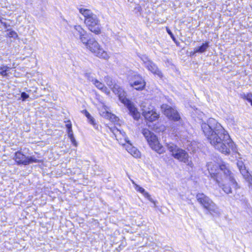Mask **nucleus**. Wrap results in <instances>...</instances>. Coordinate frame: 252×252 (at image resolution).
Returning a JSON list of instances; mask_svg holds the SVG:
<instances>
[{"label": "nucleus", "instance_id": "1", "mask_svg": "<svg viewBox=\"0 0 252 252\" xmlns=\"http://www.w3.org/2000/svg\"><path fill=\"white\" fill-rule=\"evenodd\" d=\"M202 130L212 145L221 153L227 154L233 149V143L221 125L214 119L201 125Z\"/></svg>", "mask_w": 252, "mask_h": 252}, {"label": "nucleus", "instance_id": "2", "mask_svg": "<svg viewBox=\"0 0 252 252\" xmlns=\"http://www.w3.org/2000/svg\"><path fill=\"white\" fill-rule=\"evenodd\" d=\"M74 28L79 35L80 41L88 51L100 59L108 60L110 58L108 51L94 38H90L87 32L81 26L76 25Z\"/></svg>", "mask_w": 252, "mask_h": 252}, {"label": "nucleus", "instance_id": "3", "mask_svg": "<svg viewBox=\"0 0 252 252\" xmlns=\"http://www.w3.org/2000/svg\"><path fill=\"white\" fill-rule=\"evenodd\" d=\"M208 170L219 186H224L233 182L232 173L225 164H219L215 161L209 162L207 164Z\"/></svg>", "mask_w": 252, "mask_h": 252}, {"label": "nucleus", "instance_id": "4", "mask_svg": "<svg viewBox=\"0 0 252 252\" xmlns=\"http://www.w3.org/2000/svg\"><path fill=\"white\" fill-rule=\"evenodd\" d=\"M107 85L114 94L118 95L120 101L128 109L129 114L134 119L138 120L140 117V113L134 103L126 97V92L119 85L114 84L111 80L108 82Z\"/></svg>", "mask_w": 252, "mask_h": 252}, {"label": "nucleus", "instance_id": "5", "mask_svg": "<svg viewBox=\"0 0 252 252\" xmlns=\"http://www.w3.org/2000/svg\"><path fill=\"white\" fill-rule=\"evenodd\" d=\"M79 11L84 16V23L88 29L95 34H100L101 31L98 17L91 10L85 8H80Z\"/></svg>", "mask_w": 252, "mask_h": 252}, {"label": "nucleus", "instance_id": "6", "mask_svg": "<svg viewBox=\"0 0 252 252\" xmlns=\"http://www.w3.org/2000/svg\"><path fill=\"white\" fill-rule=\"evenodd\" d=\"M149 147L158 154H161L165 152V148L162 145L158 138L154 133L148 129H143L142 132Z\"/></svg>", "mask_w": 252, "mask_h": 252}, {"label": "nucleus", "instance_id": "7", "mask_svg": "<svg viewBox=\"0 0 252 252\" xmlns=\"http://www.w3.org/2000/svg\"><path fill=\"white\" fill-rule=\"evenodd\" d=\"M116 137L119 143L125 147V149L132 157L135 158H140L141 154L140 152L135 147L133 146L127 137L126 132L123 130H119Z\"/></svg>", "mask_w": 252, "mask_h": 252}, {"label": "nucleus", "instance_id": "8", "mask_svg": "<svg viewBox=\"0 0 252 252\" xmlns=\"http://www.w3.org/2000/svg\"><path fill=\"white\" fill-rule=\"evenodd\" d=\"M166 147L175 158L184 163L189 164V155L185 150L172 143L167 144Z\"/></svg>", "mask_w": 252, "mask_h": 252}, {"label": "nucleus", "instance_id": "9", "mask_svg": "<svg viewBox=\"0 0 252 252\" xmlns=\"http://www.w3.org/2000/svg\"><path fill=\"white\" fill-rule=\"evenodd\" d=\"M13 159L18 164L28 165L32 163H39L42 161L36 158L34 156H27L22 151L15 153Z\"/></svg>", "mask_w": 252, "mask_h": 252}, {"label": "nucleus", "instance_id": "10", "mask_svg": "<svg viewBox=\"0 0 252 252\" xmlns=\"http://www.w3.org/2000/svg\"><path fill=\"white\" fill-rule=\"evenodd\" d=\"M196 198L199 203L211 214L217 211L218 208L215 203L205 194L198 193L196 195Z\"/></svg>", "mask_w": 252, "mask_h": 252}, {"label": "nucleus", "instance_id": "11", "mask_svg": "<svg viewBox=\"0 0 252 252\" xmlns=\"http://www.w3.org/2000/svg\"><path fill=\"white\" fill-rule=\"evenodd\" d=\"M161 112L170 120L179 121L181 119L180 114L177 109L166 104H163L161 106Z\"/></svg>", "mask_w": 252, "mask_h": 252}, {"label": "nucleus", "instance_id": "12", "mask_svg": "<svg viewBox=\"0 0 252 252\" xmlns=\"http://www.w3.org/2000/svg\"><path fill=\"white\" fill-rule=\"evenodd\" d=\"M141 108L143 116L147 121L153 122L158 119L159 114L156 112L153 106H150L147 107L145 105L142 104Z\"/></svg>", "mask_w": 252, "mask_h": 252}, {"label": "nucleus", "instance_id": "13", "mask_svg": "<svg viewBox=\"0 0 252 252\" xmlns=\"http://www.w3.org/2000/svg\"><path fill=\"white\" fill-rule=\"evenodd\" d=\"M99 114L103 117L109 120L113 123L118 121V118L110 112V109L103 104L98 107Z\"/></svg>", "mask_w": 252, "mask_h": 252}, {"label": "nucleus", "instance_id": "14", "mask_svg": "<svg viewBox=\"0 0 252 252\" xmlns=\"http://www.w3.org/2000/svg\"><path fill=\"white\" fill-rule=\"evenodd\" d=\"M130 86L136 90L141 91L145 88L146 82L141 76L136 75L134 79L130 81Z\"/></svg>", "mask_w": 252, "mask_h": 252}, {"label": "nucleus", "instance_id": "15", "mask_svg": "<svg viewBox=\"0 0 252 252\" xmlns=\"http://www.w3.org/2000/svg\"><path fill=\"white\" fill-rule=\"evenodd\" d=\"M237 166L240 170V173L243 177L250 184L252 183V176L251 175L249 171L246 169L245 165L242 161H238L237 162Z\"/></svg>", "mask_w": 252, "mask_h": 252}, {"label": "nucleus", "instance_id": "16", "mask_svg": "<svg viewBox=\"0 0 252 252\" xmlns=\"http://www.w3.org/2000/svg\"><path fill=\"white\" fill-rule=\"evenodd\" d=\"M144 64L145 67L152 73L155 75H157L159 77H161L162 76L160 71L158 69L156 64L152 61L148 60L147 61L144 62Z\"/></svg>", "mask_w": 252, "mask_h": 252}, {"label": "nucleus", "instance_id": "17", "mask_svg": "<svg viewBox=\"0 0 252 252\" xmlns=\"http://www.w3.org/2000/svg\"><path fill=\"white\" fill-rule=\"evenodd\" d=\"M132 184L134 185V188L135 189L139 192V193H141L143 194V195L147 199H148L150 201L153 203H155V201L153 199V198L151 197V195L145 190V189L140 186L139 185L136 184L134 181H132Z\"/></svg>", "mask_w": 252, "mask_h": 252}, {"label": "nucleus", "instance_id": "18", "mask_svg": "<svg viewBox=\"0 0 252 252\" xmlns=\"http://www.w3.org/2000/svg\"><path fill=\"white\" fill-rule=\"evenodd\" d=\"M92 83L99 90L106 94L107 95H110V89L107 88L99 80L96 79H93L92 80Z\"/></svg>", "mask_w": 252, "mask_h": 252}, {"label": "nucleus", "instance_id": "19", "mask_svg": "<svg viewBox=\"0 0 252 252\" xmlns=\"http://www.w3.org/2000/svg\"><path fill=\"white\" fill-rule=\"evenodd\" d=\"M208 47V43L205 42L203 43L201 46L195 48L193 52H190L191 55H194L196 53H203L205 52Z\"/></svg>", "mask_w": 252, "mask_h": 252}, {"label": "nucleus", "instance_id": "20", "mask_svg": "<svg viewBox=\"0 0 252 252\" xmlns=\"http://www.w3.org/2000/svg\"><path fill=\"white\" fill-rule=\"evenodd\" d=\"M229 184H224V185L223 186H219L220 187L222 188V189L224 190L225 192L226 193H229L231 192V189L229 186Z\"/></svg>", "mask_w": 252, "mask_h": 252}, {"label": "nucleus", "instance_id": "21", "mask_svg": "<svg viewBox=\"0 0 252 252\" xmlns=\"http://www.w3.org/2000/svg\"><path fill=\"white\" fill-rule=\"evenodd\" d=\"M68 136L69 138H70L72 144L74 146H77V143L75 139V138L73 136V132L72 131H70L69 132H68Z\"/></svg>", "mask_w": 252, "mask_h": 252}, {"label": "nucleus", "instance_id": "22", "mask_svg": "<svg viewBox=\"0 0 252 252\" xmlns=\"http://www.w3.org/2000/svg\"><path fill=\"white\" fill-rule=\"evenodd\" d=\"M7 35L9 37L14 38H16L18 36V35L15 32L11 30L7 31Z\"/></svg>", "mask_w": 252, "mask_h": 252}, {"label": "nucleus", "instance_id": "23", "mask_svg": "<svg viewBox=\"0 0 252 252\" xmlns=\"http://www.w3.org/2000/svg\"><path fill=\"white\" fill-rule=\"evenodd\" d=\"M244 98L246 99L248 102L251 103V105L252 106V94L248 93L244 95Z\"/></svg>", "mask_w": 252, "mask_h": 252}, {"label": "nucleus", "instance_id": "24", "mask_svg": "<svg viewBox=\"0 0 252 252\" xmlns=\"http://www.w3.org/2000/svg\"><path fill=\"white\" fill-rule=\"evenodd\" d=\"M88 120L89 122L92 125L94 126H96V123L94 119L91 116L90 117L88 118Z\"/></svg>", "mask_w": 252, "mask_h": 252}, {"label": "nucleus", "instance_id": "25", "mask_svg": "<svg viewBox=\"0 0 252 252\" xmlns=\"http://www.w3.org/2000/svg\"><path fill=\"white\" fill-rule=\"evenodd\" d=\"M6 71L7 67L6 66L1 67L0 69V73L3 76H5L6 75Z\"/></svg>", "mask_w": 252, "mask_h": 252}, {"label": "nucleus", "instance_id": "26", "mask_svg": "<svg viewBox=\"0 0 252 252\" xmlns=\"http://www.w3.org/2000/svg\"><path fill=\"white\" fill-rule=\"evenodd\" d=\"M21 98L23 101H25L26 99L29 97V95L26 93H22L21 94Z\"/></svg>", "mask_w": 252, "mask_h": 252}, {"label": "nucleus", "instance_id": "27", "mask_svg": "<svg viewBox=\"0 0 252 252\" xmlns=\"http://www.w3.org/2000/svg\"><path fill=\"white\" fill-rule=\"evenodd\" d=\"M71 124L69 122L66 125V126L67 128V132H69L70 131H72L71 129Z\"/></svg>", "mask_w": 252, "mask_h": 252}, {"label": "nucleus", "instance_id": "28", "mask_svg": "<svg viewBox=\"0 0 252 252\" xmlns=\"http://www.w3.org/2000/svg\"><path fill=\"white\" fill-rule=\"evenodd\" d=\"M82 113L85 115V116L88 118L91 116V115L89 113L87 110H83Z\"/></svg>", "mask_w": 252, "mask_h": 252}, {"label": "nucleus", "instance_id": "29", "mask_svg": "<svg viewBox=\"0 0 252 252\" xmlns=\"http://www.w3.org/2000/svg\"><path fill=\"white\" fill-rule=\"evenodd\" d=\"M167 32L173 39H174V36L170 30H167Z\"/></svg>", "mask_w": 252, "mask_h": 252}]
</instances>
